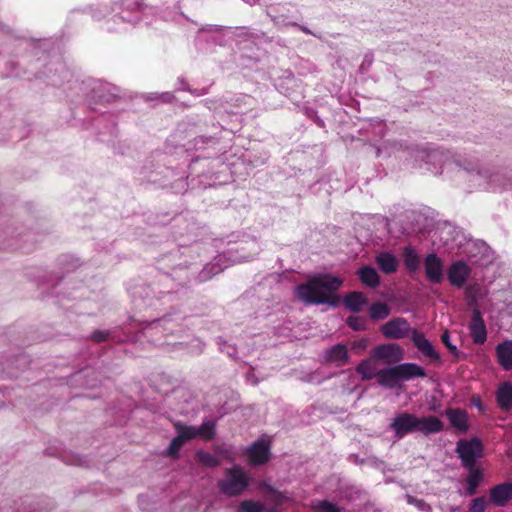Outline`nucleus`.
<instances>
[{"label":"nucleus","instance_id":"obj_12","mask_svg":"<svg viewBox=\"0 0 512 512\" xmlns=\"http://www.w3.org/2000/svg\"><path fill=\"white\" fill-rule=\"evenodd\" d=\"M424 268L427 279L432 283H441L444 277V269L442 260L435 254L431 253L424 260Z\"/></svg>","mask_w":512,"mask_h":512},{"label":"nucleus","instance_id":"obj_16","mask_svg":"<svg viewBox=\"0 0 512 512\" xmlns=\"http://www.w3.org/2000/svg\"><path fill=\"white\" fill-rule=\"evenodd\" d=\"M375 263L380 271L387 275L395 273L399 267L396 256L388 251L378 252L375 256Z\"/></svg>","mask_w":512,"mask_h":512},{"label":"nucleus","instance_id":"obj_35","mask_svg":"<svg viewBox=\"0 0 512 512\" xmlns=\"http://www.w3.org/2000/svg\"><path fill=\"white\" fill-rule=\"evenodd\" d=\"M486 499L485 497H477L471 501V505L469 507L470 512H485L486 509Z\"/></svg>","mask_w":512,"mask_h":512},{"label":"nucleus","instance_id":"obj_5","mask_svg":"<svg viewBox=\"0 0 512 512\" xmlns=\"http://www.w3.org/2000/svg\"><path fill=\"white\" fill-rule=\"evenodd\" d=\"M466 298L472 308V317L468 325L471 338L475 344H484L487 340V329L483 316L476 305V295L473 287L470 286L466 289Z\"/></svg>","mask_w":512,"mask_h":512},{"label":"nucleus","instance_id":"obj_45","mask_svg":"<svg viewBox=\"0 0 512 512\" xmlns=\"http://www.w3.org/2000/svg\"><path fill=\"white\" fill-rule=\"evenodd\" d=\"M178 270H181L180 268L174 269V274L178 276Z\"/></svg>","mask_w":512,"mask_h":512},{"label":"nucleus","instance_id":"obj_14","mask_svg":"<svg viewBox=\"0 0 512 512\" xmlns=\"http://www.w3.org/2000/svg\"><path fill=\"white\" fill-rule=\"evenodd\" d=\"M411 339L416 346V348L428 359L431 361H439L440 356L437 351L434 349L433 345L430 341L424 336L423 333L413 330Z\"/></svg>","mask_w":512,"mask_h":512},{"label":"nucleus","instance_id":"obj_6","mask_svg":"<svg viewBox=\"0 0 512 512\" xmlns=\"http://www.w3.org/2000/svg\"><path fill=\"white\" fill-rule=\"evenodd\" d=\"M249 478L245 471L239 467L226 469L224 477L219 481L220 490L228 496L242 493L248 486Z\"/></svg>","mask_w":512,"mask_h":512},{"label":"nucleus","instance_id":"obj_42","mask_svg":"<svg viewBox=\"0 0 512 512\" xmlns=\"http://www.w3.org/2000/svg\"><path fill=\"white\" fill-rule=\"evenodd\" d=\"M472 405L475 406L480 412L485 411L484 405L482 404V401L478 396H474L472 398Z\"/></svg>","mask_w":512,"mask_h":512},{"label":"nucleus","instance_id":"obj_30","mask_svg":"<svg viewBox=\"0 0 512 512\" xmlns=\"http://www.w3.org/2000/svg\"><path fill=\"white\" fill-rule=\"evenodd\" d=\"M223 257L224 256H219L216 263H210L206 265L198 275L199 281H207L212 276L220 273L226 267L220 264Z\"/></svg>","mask_w":512,"mask_h":512},{"label":"nucleus","instance_id":"obj_10","mask_svg":"<svg viewBox=\"0 0 512 512\" xmlns=\"http://www.w3.org/2000/svg\"><path fill=\"white\" fill-rule=\"evenodd\" d=\"M372 357L375 360H381L384 364L391 365L400 362L404 357V352L398 344H382L373 349Z\"/></svg>","mask_w":512,"mask_h":512},{"label":"nucleus","instance_id":"obj_28","mask_svg":"<svg viewBox=\"0 0 512 512\" xmlns=\"http://www.w3.org/2000/svg\"><path fill=\"white\" fill-rule=\"evenodd\" d=\"M468 469H469V475L466 480L467 486L465 489V494L467 496H472L476 493L477 488L482 481V472L475 467L468 468Z\"/></svg>","mask_w":512,"mask_h":512},{"label":"nucleus","instance_id":"obj_15","mask_svg":"<svg viewBox=\"0 0 512 512\" xmlns=\"http://www.w3.org/2000/svg\"><path fill=\"white\" fill-rule=\"evenodd\" d=\"M470 275L469 267L462 261L454 262L448 270V279L451 285L460 288Z\"/></svg>","mask_w":512,"mask_h":512},{"label":"nucleus","instance_id":"obj_1","mask_svg":"<svg viewBox=\"0 0 512 512\" xmlns=\"http://www.w3.org/2000/svg\"><path fill=\"white\" fill-rule=\"evenodd\" d=\"M342 279L329 274H319L295 288V297L306 305L329 304L336 306L338 300L332 293L342 286Z\"/></svg>","mask_w":512,"mask_h":512},{"label":"nucleus","instance_id":"obj_40","mask_svg":"<svg viewBox=\"0 0 512 512\" xmlns=\"http://www.w3.org/2000/svg\"><path fill=\"white\" fill-rule=\"evenodd\" d=\"M441 341L451 352H456L457 348L451 343L448 331L442 334Z\"/></svg>","mask_w":512,"mask_h":512},{"label":"nucleus","instance_id":"obj_43","mask_svg":"<svg viewBox=\"0 0 512 512\" xmlns=\"http://www.w3.org/2000/svg\"><path fill=\"white\" fill-rule=\"evenodd\" d=\"M163 102H170L173 99V95L170 92H165L160 95Z\"/></svg>","mask_w":512,"mask_h":512},{"label":"nucleus","instance_id":"obj_21","mask_svg":"<svg viewBox=\"0 0 512 512\" xmlns=\"http://www.w3.org/2000/svg\"><path fill=\"white\" fill-rule=\"evenodd\" d=\"M496 401L498 406L509 411L512 408V383L504 382L499 385L496 391Z\"/></svg>","mask_w":512,"mask_h":512},{"label":"nucleus","instance_id":"obj_34","mask_svg":"<svg viewBox=\"0 0 512 512\" xmlns=\"http://www.w3.org/2000/svg\"><path fill=\"white\" fill-rule=\"evenodd\" d=\"M347 324L349 327H351L353 330H364L366 326V321L363 317L359 316H349L347 318Z\"/></svg>","mask_w":512,"mask_h":512},{"label":"nucleus","instance_id":"obj_11","mask_svg":"<svg viewBox=\"0 0 512 512\" xmlns=\"http://www.w3.org/2000/svg\"><path fill=\"white\" fill-rule=\"evenodd\" d=\"M381 331L386 338L402 339L412 335L413 330L406 319L397 317L385 323L382 326Z\"/></svg>","mask_w":512,"mask_h":512},{"label":"nucleus","instance_id":"obj_36","mask_svg":"<svg viewBox=\"0 0 512 512\" xmlns=\"http://www.w3.org/2000/svg\"><path fill=\"white\" fill-rule=\"evenodd\" d=\"M407 502L417 507L420 511L431 512V507L422 499H417L413 496L407 495Z\"/></svg>","mask_w":512,"mask_h":512},{"label":"nucleus","instance_id":"obj_38","mask_svg":"<svg viewBox=\"0 0 512 512\" xmlns=\"http://www.w3.org/2000/svg\"><path fill=\"white\" fill-rule=\"evenodd\" d=\"M111 338L112 336L109 331H95L92 334V339L96 342H103Z\"/></svg>","mask_w":512,"mask_h":512},{"label":"nucleus","instance_id":"obj_25","mask_svg":"<svg viewBox=\"0 0 512 512\" xmlns=\"http://www.w3.org/2000/svg\"><path fill=\"white\" fill-rule=\"evenodd\" d=\"M344 304L349 310L359 312L367 305V299L364 293L354 291L345 296Z\"/></svg>","mask_w":512,"mask_h":512},{"label":"nucleus","instance_id":"obj_13","mask_svg":"<svg viewBox=\"0 0 512 512\" xmlns=\"http://www.w3.org/2000/svg\"><path fill=\"white\" fill-rule=\"evenodd\" d=\"M249 463L252 465H261L268 461L270 456V447L264 440H258L247 448Z\"/></svg>","mask_w":512,"mask_h":512},{"label":"nucleus","instance_id":"obj_23","mask_svg":"<svg viewBox=\"0 0 512 512\" xmlns=\"http://www.w3.org/2000/svg\"><path fill=\"white\" fill-rule=\"evenodd\" d=\"M357 275L363 285L369 288H376L380 285V276L376 269L371 266H363L357 271Z\"/></svg>","mask_w":512,"mask_h":512},{"label":"nucleus","instance_id":"obj_2","mask_svg":"<svg viewBox=\"0 0 512 512\" xmlns=\"http://www.w3.org/2000/svg\"><path fill=\"white\" fill-rule=\"evenodd\" d=\"M455 164L467 174L470 186L474 189L497 192L511 186V180L504 171L483 165L476 159H465Z\"/></svg>","mask_w":512,"mask_h":512},{"label":"nucleus","instance_id":"obj_17","mask_svg":"<svg viewBox=\"0 0 512 512\" xmlns=\"http://www.w3.org/2000/svg\"><path fill=\"white\" fill-rule=\"evenodd\" d=\"M416 431L424 435L436 434L443 430V423L435 416L417 417Z\"/></svg>","mask_w":512,"mask_h":512},{"label":"nucleus","instance_id":"obj_9","mask_svg":"<svg viewBox=\"0 0 512 512\" xmlns=\"http://www.w3.org/2000/svg\"><path fill=\"white\" fill-rule=\"evenodd\" d=\"M417 416L411 413L403 412L396 415L390 423V429L394 431L397 439H402L407 434L416 431Z\"/></svg>","mask_w":512,"mask_h":512},{"label":"nucleus","instance_id":"obj_41","mask_svg":"<svg viewBox=\"0 0 512 512\" xmlns=\"http://www.w3.org/2000/svg\"><path fill=\"white\" fill-rule=\"evenodd\" d=\"M253 245L258 247V245L256 243H253ZM256 254H258V248L254 251L253 255H241L239 257L232 259L231 262L232 263L246 262V261L253 259L254 255H256Z\"/></svg>","mask_w":512,"mask_h":512},{"label":"nucleus","instance_id":"obj_31","mask_svg":"<svg viewBox=\"0 0 512 512\" xmlns=\"http://www.w3.org/2000/svg\"><path fill=\"white\" fill-rule=\"evenodd\" d=\"M370 317L374 320L384 319L390 314V309L383 302L374 303L369 309Z\"/></svg>","mask_w":512,"mask_h":512},{"label":"nucleus","instance_id":"obj_27","mask_svg":"<svg viewBox=\"0 0 512 512\" xmlns=\"http://www.w3.org/2000/svg\"><path fill=\"white\" fill-rule=\"evenodd\" d=\"M348 358L347 349L345 345L337 344L328 349L325 353V359L328 362L337 364L344 363Z\"/></svg>","mask_w":512,"mask_h":512},{"label":"nucleus","instance_id":"obj_19","mask_svg":"<svg viewBox=\"0 0 512 512\" xmlns=\"http://www.w3.org/2000/svg\"><path fill=\"white\" fill-rule=\"evenodd\" d=\"M499 365L506 371L512 369V340H505L496 346Z\"/></svg>","mask_w":512,"mask_h":512},{"label":"nucleus","instance_id":"obj_4","mask_svg":"<svg viewBox=\"0 0 512 512\" xmlns=\"http://www.w3.org/2000/svg\"><path fill=\"white\" fill-rule=\"evenodd\" d=\"M425 376V370L418 364L403 363L380 370L378 373V383L383 387L393 389L399 387L402 381Z\"/></svg>","mask_w":512,"mask_h":512},{"label":"nucleus","instance_id":"obj_33","mask_svg":"<svg viewBox=\"0 0 512 512\" xmlns=\"http://www.w3.org/2000/svg\"><path fill=\"white\" fill-rule=\"evenodd\" d=\"M264 505L258 501L244 500L240 503L239 512H263Z\"/></svg>","mask_w":512,"mask_h":512},{"label":"nucleus","instance_id":"obj_29","mask_svg":"<svg viewBox=\"0 0 512 512\" xmlns=\"http://www.w3.org/2000/svg\"><path fill=\"white\" fill-rule=\"evenodd\" d=\"M356 371L362 376L363 380H369L374 377L378 378L380 370L376 369L371 359H367L358 364Z\"/></svg>","mask_w":512,"mask_h":512},{"label":"nucleus","instance_id":"obj_22","mask_svg":"<svg viewBox=\"0 0 512 512\" xmlns=\"http://www.w3.org/2000/svg\"><path fill=\"white\" fill-rule=\"evenodd\" d=\"M187 432L189 433L188 437L194 439L196 437H200L204 440H211L215 434V423L213 421H204L200 427L188 426Z\"/></svg>","mask_w":512,"mask_h":512},{"label":"nucleus","instance_id":"obj_32","mask_svg":"<svg viewBox=\"0 0 512 512\" xmlns=\"http://www.w3.org/2000/svg\"><path fill=\"white\" fill-rule=\"evenodd\" d=\"M196 459L200 464L207 467H216L220 464L217 457L204 451H198L196 453Z\"/></svg>","mask_w":512,"mask_h":512},{"label":"nucleus","instance_id":"obj_3","mask_svg":"<svg viewBox=\"0 0 512 512\" xmlns=\"http://www.w3.org/2000/svg\"><path fill=\"white\" fill-rule=\"evenodd\" d=\"M409 156L415 167L425 168L435 174L442 173L443 168H448L453 164L450 161L449 152L428 144L410 148Z\"/></svg>","mask_w":512,"mask_h":512},{"label":"nucleus","instance_id":"obj_37","mask_svg":"<svg viewBox=\"0 0 512 512\" xmlns=\"http://www.w3.org/2000/svg\"><path fill=\"white\" fill-rule=\"evenodd\" d=\"M218 344L220 347V350L224 353H226L229 357H234L236 355V348L227 342L223 341L222 339L218 340Z\"/></svg>","mask_w":512,"mask_h":512},{"label":"nucleus","instance_id":"obj_20","mask_svg":"<svg viewBox=\"0 0 512 512\" xmlns=\"http://www.w3.org/2000/svg\"><path fill=\"white\" fill-rule=\"evenodd\" d=\"M175 428L177 431V436L171 441L167 449V453L170 456H176L184 443L188 440H191V437H188L189 433L187 432L186 425L176 423Z\"/></svg>","mask_w":512,"mask_h":512},{"label":"nucleus","instance_id":"obj_39","mask_svg":"<svg viewBox=\"0 0 512 512\" xmlns=\"http://www.w3.org/2000/svg\"><path fill=\"white\" fill-rule=\"evenodd\" d=\"M318 510L319 512H340L338 507L327 501L320 502L318 505Z\"/></svg>","mask_w":512,"mask_h":512},{"label":"nucleus","instance_id":"obj_44","mask_svg":"<svg viewBox=\"0 0 512 512\" xmlns=\"http://www.w3.org/2000/svg\"><path fill=\"white\" fill-rule=\"evenodd\" d=\"M219 29L218 26L209 25L207 28H203L205 31H217Z\"/></svg>","mask_w":512,"mask_h":512},{"label":"nucleus","instance_id":"obj_18","mask_svg":"<svg viewBox=\"0 0 512 512\" xmlns=\"http://www.w3.org/2000/svg\"><path fill=\"white\" fill-rule=\"evenodd\" d=\"M512 499V484L502 483L490 490V501L496 506H504Z\"/></svg>","mask_w":512,"mask_h":512},{"label":"nucleus","instance_id":"obj_7","mask_svg":"<svg viewBox=\"0 0 512 512\" xmlns=\"http://www.w3.org/2000/svg\"><path fill=\"white\" fill-rule=\"evenodd\" d=\"M175 327V321L171 317L165 316L148 323L143 328L142 334L145 338L152 341L154 345H161L163 344L161 341L162 336L173 333Z\"/></svg>","mask_w":512,"mask_h":512},{"label":"nucleus","instance_id":"obj_24","mask_svg":"<svg viewBox=\"0 0 512 512\" xmlns=\"http://www.w3.org/2000/svg\"><path fill=\"white\" fill-rule=\"evenodd\" d=\"M446 416L450 421L451 425L461 432H465L468 429L467 414L462 409H447Z\"/></svg>","mask_w":512,"mask_h":512},{"label":"nucleus","instance_id":"obj_26","mask_svg":"<svg viewBox=\"0 0 512 512\" xmlns=\"http://www.w3.org/2000/svg\"><path fill=\"white\" fill-rule=\"evenodd\" d=\"M403 261L410 273H415L420 269V257L411 246H406L403 249Z\"/></svg>","mask_w":512,"mask_h":512},{"label":"nucleus","instance_id":"obj_8","mask_svg":"<svg viewBox=\"0 0 512 512\" xmlns=\"http://www.w3.org/2000/svg\"><path fill=\"white\" fill-rule=\"evenodd\" d=\"M457 452L463 462L464 467H475L477 458L482 454V444L477 439L460 440L457 443Z\"/></svg>","mask_w":512,"mask_h":512}]
</instances>
